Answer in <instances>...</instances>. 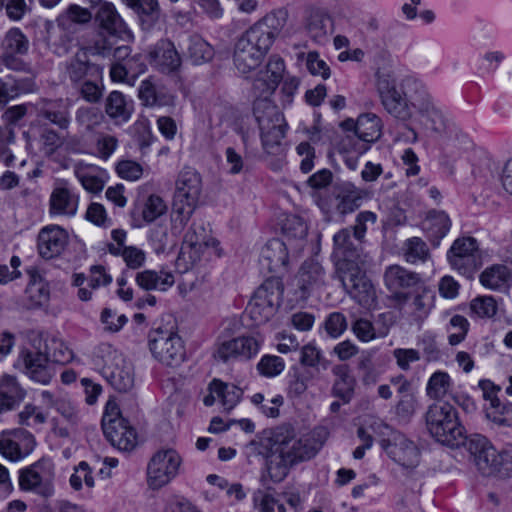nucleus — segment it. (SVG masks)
<instances>
[{
    "mask_svg": "<svg viewBox=\"0 0 512 512\" xmlns=\"http://www.w3.org/2000/svg\"><path fill=\"white\" fill-rule=\"evenodd\" d=\"M327 433L318 428L304 434H297L290 425L276 428L278 453L286 461L295 464L315 457L325 443Z\"/></svg>",
    "mask_w": 512,
    "mask_h": 512,
    "instance_id": "f257e3e1",
    "label": "nucleus"
},
{
    "mask_svg": "<svg viewBox=\"0 0 512 512\" xmlns=\"http://www.w3.org/2000/svg\"><path fill=\"white\" fill-rule=\"evenodd\" d=\"M223 256L220 242L202 223H193L184 236L176 266L181 272L191 269L196 263Z\"/></svg>",
    "mask_w": 512,
    "mask_h": 512,
    "instance_id": "f03ea898",
    "label": "nucleus"
},
{
    "mask_svg": "<svg viewBox=\"0 0 512 512\" xmlns=\"http://www.w3.org/2000/svg\"><path fill=\"white\" fill-rule=\"evenodd\" d=\"M93 361L115 390L127 392L134 387L135 374L131 362L111 344L101 343L98 345Z\"/></svg>",
    "mask_w": 512,
    "mask_h": 512,
    "instance_id": "7ed1b4c3",
    "label": "nucleus"
},
{
    "mask_svg": "<svg viewBox=\"0 0 512 512\" xmlns=\"http://www.w3.org/2000/svg\"><path fill=\"white\" fill-rule=\"evenodd\" d=\"M468 449L475 456L476 465L483 475L512 477V446L498 451L487 437L475 434L469 439Z\"/></svg>",
    "mask_w": 512,
    "mask_h": 512,
    "instance_id": "20e7f679",
    "label": "nucleus"
},
{
    "mask_svg": "<svg viewBox=\"0 0 512 512\" xmlns=\"http://www.w3.org/2000/svg\"><path fill=\"white\" fill-rule=\"evenodd\" d=\"M425 421L430 435L441 444L455 446L464 440V428L458 412L448 402L431 404L426 411Z\"/></svg>",
    "mask_w": 512,
    "mask_h": 512,
    "instance_id": "39448f33",
    "label": "nucleus"
},
{
    "mask_svg": "<svg viewBox=\"0 0 512 512\" xmlns=\"http://www.w3.org/2000/svg\"><path fill=\"white\" fill-rule=\"evenodd\" d=\"M14 367L36 383L47 385L51 382L54 371L49 364L41 335L29 336L27 343L19 350Z\"/></svg>",
    "mask_w": 512,
    "mask_h": 512,
    "instance_id": "423d86ee",
    "label": "nucleus"
},
{
    "mask_svg": "<svg viewBox=\"0 0 512 512\" xmlns=\"http://www.w3.org/2000/svg\"><path fill=\"white\" fill-rule=\"evenodd\" d=\"M253 113L260 129L264 151L268 154H277L286 131L282 113L267 99L255 100Z\"/></svg>",
    "mask_w": 512,
    "mask_h": 512,
    "instance_id": "0eeeda50",
    "label": "nucleus"
},
{
    "mask_svg": "<svg viewBox=\"0 0 512 512\" xmlns=\"http://www.w3.org/2000/svg\"><path fill=\"white\" fill-rule=\"evenodd\" d=\"M376 79L377 91L385 110L403 121L414 117L420 97L408 98L399 87L396 78L390 73L378 72Z\"/></svg>",
    "mask_w": 512,
    "mask_h": 512,
    "instance_id": "6e6552de",
    "label": "nucleus"
},
{
    "mask_svg": "<svg viewBox=\"0 0 512 512\" xmlns=\"http://www.w3.org/2000/svg\"><path fill=\"white\" fill-rule=\"evenodd\" d=\"M272 46L250 27L236 40L233 49V64L241 74H250L259 68Z\"/></svg>",
    "mask_w": 512,
    "mask_h": 512,
    "instance_id": "1a4fd4ad",
    "label": "nucleus"
},
{
    "mask_svg": "<svg viewBox=\"0 0 512 512\" xmlns=\"http://www.w3.org/2000/svg\"><path fill=\"white\" fill-rule=\"evenodd\" d=\"M148 346L153 358L162 365L177 367L185 361L184 341L172 329L152 330L149 334Z\"/></svg>",
    "mask_w": 512,
    "mask_h": 512,
    "instance_id": "9d476101",
    "label": "nucleus"
},
{
    "mask_svg": "<svg viewBox=\"0 0 512 512\" xmlns=\"http://www.w3.org/2000/svg\"><path fill=\"white\" fill-rule=\"evenodd\" d=\"M182 457L173 448H162L150 458L147 469V484L157 490L172 482L180 473Z\"/></svg>",
    "mask_w": 512,
    "mask_h": 512,
    "instance_id": "9b49d317",
    "label": "nucleus"
},
{
    "mask_svg": "<svg viewBox=\"0 0 512 512\" xmlns=\"http://www.w3.org/2000/svg\"><path fill=\"white\" fill-rule=\"evenodd\" d=\"M337 274L346 292L359 305L367 309L375 305V289L358 263L340 262Z\"/></svg>",
    "mask_w": 512,
    "mask_h": 512,
    "instance_id": "f8f14e48",
    "label": "nucleus"
},
{
    "mask_svg": "<svg viewBox=\"0 0 512 512\" xmlns=\"http://www.w3.org/2000/svg\"><path fill=\"white\" fill-rule=\"evenodd\" d=\"M102 428L109 442L120 450L130 451L137 444L136 431L121 416L115 401L109 400L105 405Z\"/></svg>",
    "mask_w": 512,
    "mask_h": 512,
    "instance_id": "ddd939ff",
    "label": "nucleus"
},
{
    "mask_svg": "<svg viewBox=\"0 0 512 512\" xmlns=\"http://www.w3.org/2000/svg\"><path fill=\"white\" fill-rule=\"evenodd\" d=\"M55 465L47 457L40 458L33 464L19 471V486L22 490L33 492L43 497L54 493Z\"/></svg>",
    "mask_w": 512,
    "mask_h": 512,
    "instance_id": "4468645a",
    "label": "nucleus"
},
{
    "mask_svg": "<svg viewBox=\"0 0 512 512\" xmlns=\"http://www.w3.org/2000/svg\"><path fill=\"white\" fill-rule=\"evenodd\" d=\"M263 339L259 335L243 334L219 341L214 349L213 357L217 361H250L260 352Z\"/></svg>",
    "mask_w": 512,
    "mask_h": 512,
    "instance_id": "2eb2a0df",
    "label": "nucleus"
},
{
    "mask_svg": "<svg viewBox=\"0 0 512 512\" xmlns=\"http://www.w3.org/2000/svg\"><path fill=\"white\" fill-rule=\"evenodd\" d=\"M325 283V271L321 264L315 260L305 261L298 274L291 281L287 295L292 294V306L304 302L315 290Z\"/></svg>",
    "mask_w": 512,
    "mask_h": 512,
    "instance_id": "dca6fc26",
    "label": "nucleus"
},
{
    "mask_svg": "<svg viewBox=\"0 0 512 512\" xmlns=\"http://www.w3.org/2000/svg\"><path fill=\"white\" fill-rule=\"evenodd\" d=\"M284 71V60L277 55H272L265 66H260L252 73L243 74V76L251 81L253 92L258 96L256 100H270L269 97L281 82Z\"/></svg>",
    "mask_w": 512,
    "mask_h": 512,
    "instance_id": "f3484780",
    "label": "nucleus"
},
{
    "mask_svg": "<svg viewBox=\"0 0 512 512\" xmlns=\"http://www.w3.org/2000/svg\"><path fill=\"white\" fill-rule=\"evenodd\" d=\"M36 446L34 435L24 428H13L0 434V453L12 462H18L30 455Z\"/></svg>",
    "mask_w": 512,
    "mask_h": 512,
    "instance_id": "a211bd4d",
    "label": "nucleus"
},
{
    "mask_svg": "<svg viewBox=\"0 0 512 512\" xmlns=\"http://www.w3.org/2000/svg\"><path fill=\"white\" fill-rule=\"evenodd\" d=\"M29 49V41L19 28L8 30L1 42V58L4 65L15 71H21L25 68V63L21 56L26 54Z\"/></svg>",
    "mask_w": 512,
    "mask_h": 512,
    "instance_id": "6ab92c4d",
    "label": "nucleus"
},
{
    "mask_svg": "<svg viewBox=\"0 0 512 512\" xmlns=\"http://www.w3.org/2000/svg\"><path fill=\"white\" fill-rule=\"evenodd\" d=\"M477 250L478 244L475 238H458L447 252L448 262L454 270L461 274H467L476 267L475 254Z\"/></svg>",
    "mask_w": 512,
    "mask_h": 512,
    "instance_id": "aec40b11",
    "label": "nucleus"
},
{
    "mask_svg": "<svg viewBox=\"0 0 512 512\" xmlns=\"http://www.w3.org/2000/svg\"><path fill=\"white\" fill-rule=\"evenodd\" d=\"M420 277L417 273L411 272L399 265H391L384 273V283L389 291L393 293V300L397 305L406 304L408 294L401 292V289L417 287Z\"/></svg>",
    "mask_w": 512,
    "mask_h": 512,
    "instance_id": "412c9836",
    "label": "nucleus"
},
{
    "mask_svg": "<svg viewBox=\"0 0 512 512\" xmlns=\"http://www.w3.org/2000/svg\"><path fill=\"white\" fill-rule=\"evenodd\" d=\"M69 241L68 232L59 225H46L39 231L37 249L42 258L52 259L59 256Z\"/></svg>",
    "mask_w": 512,
    "mask_h": 512,
    "instance_id": "4be33fe9",
    "label": "nucleus"
},
{
    "mask_svg": "<svg viewBox=\"0 0 512 512\" xmlns=\"http://www.w3.org/2000/svg\"><path fill=\"white\" fill-rule=\"evenodd\" d=\"M79 206V196L65 181L59 182L50 195L49 213L51 215L73 217Z\"/></svg>",
    "mask_w": 512,
    "mask_h": 512,
    "instance_id": "5701e85b",
    "label": "nucleus"
},
{
    "mask_svg": "<svg viewBox=\"0 0 512 512\" xmlns=\"http://www.w3.org/2000/svg\"><path fill=\"white\" fill-rule=\"evenodd\" d=\"M56 411L62 419L54 417L51 420V429L55 436L68 438L81 420L78 407L68 398L63 397L56 406Z\"/></svg>",
    "mask_w": 512,
    "mask_h": 512,
    "instance_id": "b1692460",
    "label": "nucleus"
},
{
    "mask_svg": "<svg viewBox=\"0 0 512 512\" xmlns=\"http://www.w3.org/2000/svg\"><path fill=\"white\" fill-rule=\"evenodd\" d=\"M434 301L433 290L422 284L415 288L411 299L408 296L405 306L403 304L397 306L404 314L413 317L415 321H423L434 308Z\"/></svg>",
    "mask_w": 512,
    "mask_h": 512,
    "instance_id": "393cba45",
    "label": "nucleus"
},
{
    "mask_svg": "<svg viewBox=\"0 0 512 512\" xmlns=\"http://www.w3.org/2000/svg\"><path fill=\"white\" fill-rule=\"evenodd\" d=\"M384 448L387 454L398 464L414 468L419 463V450L416 445L400 433H395Z\"/></svg>",
    "mask_w": 512,
    "mask_h": 512,
    "instance_id": "a878e982",
    "label": "nucleus"
},
{
    "mask_svg": "<svg viewBox=\"0 0 512 512\" xmlns=\"http://www.w3.org/2000/svg\"><path fill=\"white\" fill-rule=\"evenodd\" d=\"M150 64L163 73H171L181 66V57L174 44L166 39L158 41L149 50Z\"/></svg>",
    "mask_w": 512,
    "mask_h": 512,
    "instance_id": "bb28decb",
    "label": "nucleus"
},
{
    "mask_svg": "<svg viewBox=\"0 0 512 512\" xmlns=\"http://www.w3.org/2000/svg\"><path fill=\"white\" fill-rule=\"evenodd\" d=\"M414 116L416 121L427 130L442 132L446 127L444 112L426 93L420 96V101Z\"/></svg>",
    "mask_w": 512,
    "mask_h": 512,
    "instance_id": "cd10ccee",
    "label": "nucleus"
},
{
    "mask_svg": "<svg viewBox=\"0 0 512 512\" xmlns=\"http://www.w3.org/2000/svg\"><path fill=\"white\" fill-rule=\"evenodd\" d=\"M288 260L287 243L280 239L269 240L261 249L260 264L269 272L285 270Z\"/></svg>",
    "mask_w": 512,
    "mask_h": 512,
    "instance_id": "c85d7f7f",
    "label": "nucleus"
},
{
    "mask_svg": "<svg viewBox=\"0 0 512 512\" xmlns=\"http://www.w3.org/2000/svg\"><path fill=\"white\" fill-rule=\"evenodd\" d=\"M305 28L314 41L322 43L333 32V21L325 9L312 7L306 11Z\"/></svg>",
    "mask_w": 512,
    "mask_h": 512,
    "instance_id": "c756f323",
    "label": "nucleus"
},
{
    "mask_svg": "<svg viewBox=\"0 0 512 512\" xmlns=\"http://www.w3.org/2000/svg\"><path fill=\"white\" fill-rule=\"evenodd\" d=\"M135 281L146 291L166 292L175 284V277L172 271L165 268L146 269L137 273Z\"/></svg>",
    "mask_w": 512,
    "mask_h": 512,
    "instance_id": "7c9ffc66",
    "label": "nucleus"
},
{
    "mask_svg": "<svg viewBox=\"0 0 512 512\" xmlns=\"http://www.w3.org/2000/svg\"><path fill=\"white\" fill-rule=\"evenodd\" d=\"M95 19L99 26L111 35L124 37L125 35L130 34L125 21L118 13L115 5L111 2L101 3Z\"/></svg>",
    "mask_w": 512,
    "mask_h": 512,
    "instance_id": "2f4dec72",
    "label": "nucleus"
},
{
    "mask_svg": "<svg viewBox=\"0 0 512 512\" xmlns=\"http://www.w3.org/2000/svg\"><path fill=\"white\" fill-rule=\"evenodd\" d=\"M287 21V12L285 10H275L266 14L263 18L255 22L250 28L256 32L259 37L273 45L276 37L284 28Z\"/></svg>",
    "mask_w": 512,
    "mask_h": 512,
    "instance_id": "473e14b6",
    "label": "nucleus"
},
{
    "mask_svg": "<svg viewBox=\"0 0 512 512\" xmlns=\"http://www.w3.org/2000/svg\"><path fill=\"white\" fill-rule=\"evenodd\" d=\"M175 187L174 196L198 202L202 190L201 176L195 169L186 167L178 174Z\"/></svg>",
    "mask_w": 512,
    "mask_h": 512,
    "instance_id": "72a5a7b5",
    "label": "nucleus"
},
{
    "mask_svg": "<svg viewBox=\"0 0 512 512\" xmlns=\"http://www.w3.org/2000/svg\"><path fill=\"white\" fill-rule=\"evenodd\" d=\"M74 174L82 187L90 193L101 192L107 180L106 171L92 164H76Z\"/></svg>",
    "mask_w": 512,
    "mask_h": 512,
    "instance_id": "f704fd0d",
    "label": "nucleus"
},
{
    "mask_svg": "<svg viewBox=\"0 0 512 512\" xmlns=\"http://www.w3.org/2000/svg\"><path fill=\"white\" fill-rule=\"evenodd\" d=\"M26 396L25 389L17 378L10 374L0 376V413L13 409Z\"/></svg>",
    "mask_w": 512,
    "mask_h": 512,
    "instance_id": "c9c22d12",
    "label": "nucleus"
},
{
    "mask_svg": "<svg viewBox=\"0 0 512 512\" xmlns=\"http://www.w3.org/2000/svg\"><path fill=\"white\" fill-rule=\"evenodd\" d=\"M350 228H343L333 237L334 251L333 254L337 258L336 268L342 261L350 263H358L360 257L355 239H352Z\"/></svg>",
    "mask_w": 512,
    "mask_h": 512,
    "instance_id": "e433bc0d",
    "label": "nucleus"
},
{
    "mask_svg": "<svg viewBox=\"0 0 512 512\" xmlns=\"http://www.w3.org/2000/svg\"><path fill=\"white\" fill-rule=\"evenodd\" d=\"M43 347L48 357H51L55 363L62 365L74 363L77 366L83 364L81 359L75 356L70 345L60 337L52 336L43 340Z\"/></svg>",
    "mask_w": 512,
    "mask_h": 512,
    "instance_id": "4c0bfd02",
    "label": "nucleus"
},
{
    "mask_svg": "<svg viewBox=\"0 0 512 512\" xmlns=\"http://www.w3.org/2000/svg\"><path fill=\"white\" fill-rule=\"evenodd\" d=\"M106 114L117 124L127 122L133 113V102L119 91H112L105 102Z\"/></svg>",
    "mask_w": 512,
    "mask_h": 512,
    "instance_id": "58836bf2",
    "label": "nucleus"
},
{
    "mask_svg": "<svg viewBox=\"0 0 512 512\" xmlns=\"http://www.w3.org/2000/svg\"><path fill=\"white\" fill-rule=\"evenodd\" d=\"M102 67L90 61L89 51L80 49L72 59L68 73L73 81H80L85 76L100 77Z\"/></svg>",
    "mask_w": 512,
    "mask_h": 512,
    "instance_id": "ea45409f",
    "label": "nucleus"
},
{
    "mask_svg": "<svg viewBox=\"0 0 512 512\" xmlns=\"http://www.w3.org/2000/svg\"><path fill=\"white\" fill-rule=\"evenodd\" d=\"M480 283L487 289L501 291L506 289L512 281L511 269L502 264L487 267L479 277Z\"/></svg>",
    "mask_w": 512,
    "mask_h": 512,
    "instance_id": "a19ab883",
    "label": "nucleus"
},
{
    "mask_svg": "<svg viewBox=\"0 0 512 512\" xmlns=\"http://www.w3.org/2000/svg\"><path fill=\"white\" fill-rule=\"evenodd\" d=\"M49 420V413L33 403H26L17 414V423L21 428H29L35 432L43 430Z\"/></svg>",
    "mask_w": 512,
    "mask_h": 512,
    "instance_id": "79ce46f5",
    "label": "nucleus"
},
{
    "mask_svg": "<svg viewBox=\"0 0 512 512\" xmlns=\"http://www.w3.org/2000/svg\"><path fill=\"white\" fill-rule=\"evenodd\" d=\"M382 133L381 119L374 113L361 114L356 121V140L366 143L378 140Z\"/></svg>",
    "mask_w": 512,
    "mask_h": 512,
    "instance_id": "37998d69",
    "label": "nucleus"
},
{
    "mask_svg": "<svg viewBox=\"0 0 512 512\" xmlns=\"http://www.w3.org/2000/svg\"><path fill=\"white\" fill-rule=\"evenodd\" d=\"M453 385V379L448 372L437 370L428 378L425 392L430 399L442 402L451 393Z\"/></svg>",
    "mask_w": 512,
    "mask_h": 512,
    "instance_id": "c03bdc74",
    "label": "nucleus"
},
{
    "mask_svg": "<svg viewBox=\"0 0 512 512\" xmlns=\"http://www.w3.org/2000/svg\"><path fill=\"white\" fill-rule=\"evenodd\" d=\"M197 204L198 202L174 196L171 214V231L173 234H180L183 231L193 215Z\"/></svg>",
    "mask_w": 512,
    "mask_h": 512,
    "instance_id": "a18cd8bd",
    "label": "nucleus"
},
{
    "mask_svg": "<svg viewBox=\"0 0 512 512\" xmlns=\"http://www.w3.org/2000/svg\"><path fill=\"white\" fill-rule=\"evenodd\" d=\"M212 396L216 395L225 411H231L240 401L242 390L235 385L214 379L209 385Z\"/></svg>",
    "mask_w": 512,
    "mask_h": 512,
    "instance_id": "49530a36",
    "label": "nucleus"
},
{
    "mask_svg": "<svg viewBox=\"0 0 512 512\" xmlns=\"http://www.w3.org/2000/svg\"><path fill=\"white\" fill-rule=\"evenodd\" d=\"M284 287L280 279L271 277L266 279L255 291L254 298L276 308L283 295Z\"/></svg>",
    "mask_w": 512,
    "mask_h": 512,
    "instance_id": "de8ad7c7",
    "label": "nucleus"
},
{
    "mask_svg": "<svg viewBox=\"0 0 512 512\" xmlns=\"http://www.w3.org/2000/svg\"><path fill=\"white\" fill-rule=\"evenodd\" d=\"M248 449L251 454L261 456L266 461L271 457H275L278 454V444L276 443V429L264 433L261 436L253 439L249 445Z\"/></svg>",
    "mask_w": 512,
    "mask_h": 512,
    "instance_id": "09e8293b",
    "label": "nucleus"
},
{
    "mask_svg": "<svg viewBox=\"0 0 512 512\" xmlns=\"http://www.w3.org/2000/svg\"><path fill=\"white\" fill-rule=\"evenodd\" d=\"M367 149L366 144L360 143L356 138L350 136L343 138L339 145V152L350 170L357 168L359 157L363 155Z\"/></svg>",
    "mask_w": 512,
    "mask_h": 512,
    "instance_id": "8fccbe9b",
    "label": "nucleus"
},
{
    "mask_svg": "<svg viewBox=\"0 0 512 512\" xmlns=\"http://www.w3.org/2000/svg\"><path fill=\"white\" fill-rule=\"evenodd\" d=\"M138 97L145 106H166L172 104L174 100L172 95H162L158 92L149 79L141 81Z\"/></svg>",
    "mask_w": 512,
    "mask_h": 512,
    "instance_id": "3c124183",
    "label": "nucleus"
},
{
    "mask_svg": "<svg viewBox=\"0 0 512 512\" xmlns=\"http://www.w3.org/2000/svg\"><path fill=\"white\" fill-rule=\"evenodd\" d=\"M451 228V220L444 211L429 212L425 222L424 229L431 237L442 239L447 235Z\"/></svg>",
    "mask_w": 512,
    "mask_h": 512,
    "instance_id": "603ef678",
    "label": "nucleus"
},
{
    "mask_svg": "<svg viewBox=\"0 0 512 512\" xmlns=\"http://www.w3.org/2000/svg\"><path fill=\"white\" fill-rule=\"evenodd\" d=\"M28 144L37 146L42 154L50 156L62 145V139L55 131L44 127L40 129L37 138L28 139Z\"/></svg>",
    "mask_w": 512,
    "mask_h": 512,
    "instance_id": "864d4df0",
    "label": "nucleus"
},
{
    "mask_svg": "<svg viewBox=\"0 0 512 512\" xmlns=\"http://www.w3.org/2000/svg\"><path fill=\"white\" fill-rule=\"evenodd\" d=\"M188 55L194 64L200 65L213 58L214 49L202 37L195 35L189 39Z\"/></svg>",
    "mask_w": 512,
    "mask_h": 512,
    "instance_id": "5fc2aeb1",
    "label": "nucleus"
},
{
    "mask_svg": "<svg viewBox=\"0 0 512 512\" xmlns=\"http://www.w3.org/2000/svg\"><path fill=\"white\" fill-rule=\"evenodd\" d=\"M402 250L404 259L411 264L424 262L429 256L427 244L419 237L407 239Z\"/></svg>",
    "mask_w": 512,
    "mask_h": 512,
    "instance_id": "6e6d98bb",
    "label": "nucleus"
},
{
    "mask_svg": "<svg viewBox=\"0 0 512 512\" xmlns=\"http://www.w3.org/2000/svg\"><path fill=\"white\" fill-rule=\"evenodd\" d=\"M112 255L120 256L125 265L133 270L143 267L147 258L146 251L135 245H129L121 250L112 248Z\"/></svg>",
    "mask_w": 512,
    "mask_h": 512,
    "instance_id": "4d7b16f0",
    "label": "nucleus"
},
{
    "mask_svg": "<svg viewBox=\"0 0 512 512\" xmlns=\"http://www.w3.org/2000/svg\"><path fill=\"white\" fill-rule=\"evenodd\" d=\"M27 296L34 307L46 305L50 299L49 285L40 277H34L26 288Z\"/></svg>",
    "mask_w": 512,
    "mask_h": 512,
    "instance_id": "13d9d810",
    "label": "nucleus"
},
{
    "mask_svg": "<svg viewBox=\"0 0 512 512\" xmlns=\"http://www.w3.org/2000/svg\"><path fill=\"white\" fill-rule=\"evenodd\" d=\"M486 418L498 427H512V403L485 407Z\"/></svg>",
    "mask_w": 512,
    "mask_h": 512,
    "instance_id": "bf43d9fd",
    "label": "nucleus"
},
{
    "mask_svg": "<svg viewBox=\"0 0 512 512\" xmlns=\"http://www.w3.org/2000/svg\"><path fill=\"white\" fill-rule=\"evenodd\" d=\"M141 18L156 21L160 16V6L157 0H121Z\"/></svg>",
    "mask_w": 512,
    "mask_h": 512,
    "instance_id": "052dcab7",
    "label": "nucleus"
},
{
    "mask_svg": "<svg viewBox=\"0 0 512 512\" xmlns=\"http://www.w3.org/2000/svg\"><path fill=\"white\" fill-rule=\"evenodd\" d=\"M69 483L71 487L76 491L81 490L83 486H86L89 489H92L95 486L92 470L87 462L81 461L74 468V472L70 476Z\"/></svg>",
    "mask_w": 512,
    "mask_h": 512,
    "instance_id": "680f3d73",
    "label": "nucleus"
},
{
    "mask_svg": "<svg viewBox=\"0 0 512 512\" xmlns=\"http://www.w3.org/2000/svg\"><path fill=\"white\" fill-rule=\"evenodd\" d=\"M355 385L356 380L354 376L346 370H342L338 373V378L334 383L333 393L347 403L353 396Z\"/></svg>",
    "mask_w": 512,
    "mask_h": 512,
    "instance_id": "e2e57ef3",
    "label": "nucleus"
},
{
    "mask_svg": "<svg viewBox=\"0 0 512 512\" xmlns=\"http://www.w3.org/2000/svg\"><path fill=\"white\" fill-rule=\"evenodd\" d=\"M167 212L164 199L158 195H150L142 208V218L146 223H152Z\"/></svg>",
    "mask_w": 512,
    "mask_h": 512,
    "instance_id": "0e129e2a",
    "label": "nucleus"
},
{
    "mask_svg": "<svg viewBox=\"0 0 512 512\" xmlns=\"http://www.w3.org/2000/svg\"><path fill=\"white\" fill-rule=\"evenodd\" d=\"M277 309L253 297L248 306V313L255 325H261L268 322L276 314Z\"/></svg>",
    "mask_w": 512,
    "mask_h": 512,
    "instance_id": "69168bd1",
    "label": "nucleus"
},
{
    "mask_svg": "<svg viewBox=\"0 0 512 512\" xmlns=\"http://www.w3.org/2000/svg\"><path fill=\"white\" fill-rule=\"evenodd\" d=\"M285 361L276 355H264L257 363V370L260 375L273 378L280 375L285 369Z\"/></svg>",
    "mask_w": 512,
    "mask_h": 512,
    "instance_id": "338daca9",
    "label": "nucleus"
},
{
    "mask_svg": "<svg viewBox=\"0 0 512 512\" xmlns=\"http://www.w3.org/2000/svg\"><path fill=\"white\" fill-rule=\"evenodd\" d=\"M254 506L260 512H286L284 504L272 494L258 490L253 495Z\"/></svg>",
    "mask_w": 512,
    "mask_h": 512,
    "instance_id": "774afa93",
    "label": "nucleus"
}]
</instances>
